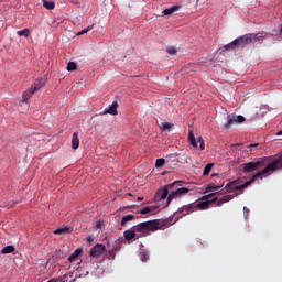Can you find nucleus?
<instances>
[{"label":"nucleus","instance_id":"1","mask_svg":"<svg viewBox=\"0 0 282 282\" xmlns=\"http://www.w3.org/2000/svg\"><path fill=\"white\" fill-rule=\"evenodd\" d=\"M164 226H166V220L153 219L134 225L132 229L134 230V235H137V239H140L141 237H147L149 232L162 230Z\"/></svg>","mask_w":282,"mask_h":282},{"label":"nucleus","instance_id":"2","mask_svg":"<svg viewBox=\"0 0 282 282\" xmlns=\"http://www.w3.org/2000/svg\"><path fill=\"white\" fill-rule=\"evenodd\" d=\"M270 171L274 172V171H282L279 160L275 158L271 163H269L264 169H262L261 171H259L258 173H256L249 181H247L246 183L241 184V185H236V191H243L245 188H248V186H250V184H253V182H257V180H263V175H268V173H270Z\"/></svg>","mask_w":282,"mask_h":282},{"label":"nucleus","instance_id":"3","mask_svg":"<svg viewBox=\"0 0 282 282\" xmlns=\"http://www.w3.org/2000/svg\"><path fill=\"white\" fill-rule=\"evenodd\" d=\"M241 166L243 173H254V171H259V169H263V166H265V160L260 159L258 161L243 163Z\"/></svg>","mask_w":282,"mask_h":282},{"label":"nucleus","instance_id":"4","mask_svg":"<svg viewBox=\"0 0 282 282\" xmlns=\"http://www.w3.org/2000/svg\"><path fill=\"white\" fill-rule=\"evenodd\" d=\"M242 122H246V117L239 115H228L227 116V122L224 124V129L228 130L232 127V124H241Z\"/></svg>","mask_w":282,"mask_h":282},{"label":"nucleus","instance_id":"5","mask_svg":"<svg viewBox=\"0 0 282 282\" xmlns=\"http://www.w3.org/2000/svg\"><path fill=\"white\" fill-rule=\"evenodd\" d=\"M188 142L192 144V147L197 148V144H199L200 151H204L206 149V144L204 143V139L202 137H198L197 140L195 139V134H193V131L188 132Z\"/></svg>","mask_w":282,"mask_h":282},{"label":"nucleus","instance_id":"6","mask_svg":"<svg viewBox=\"0 0 282 282\" xmlns=\"http://www.w3.org/2000/svg\"><path fill=\"white\" fill-rule=\"evenodd\" d=\"M252 43V33H248L236 39V45L238 48H243L246 45H250Z\"/></svg>","mask_w":282,"mask_h":282},{"label":"nucleus","instance_id":"7","mask_svg":"<svg viewBox=\"0 0 282 282\" xmlns=\"http://www.w3.org/2000/svg\"><path fill=\"white\" fill-rule=\"evenodd\" d=\"M182 185V181H175L174 183L167 184L166 187H164L163 189H161L158 195L160 196V199H166V197H169V188H173V186H181Z\"/></svg>","mask_w":282,"mask_h":282},{"label":"nucleus","instance_id":"8","mask_svg":"<svg viewBox=\"0 0 282 282\" xmlns=\"http://www.w3.org/2000/svg\"><path fill=\"white\" fill-rule=\"evenodd\" d=\"M216 203H217V197H214L210 200L195 203V210H207V208H210V204H216Z\"/></svg>","mask_w":282,"mask_h":282},{"label":"nucleus","instance_id":"9","mask_svg":"<svg viewBox=\"0 0 282 282\" xmlns=\"http://www.w3.org/2000/svg\"><path fill=\"white\" fill-rule=\"evenodd\" d=\"M105 250H107V247H105V245L102 243H97L96 246H94L90 249V257H100V254H102V252H105Z\"/></svg>","mask_w":282,"mask_h":282},{"label":"nucleus","instance_id":"10","mask_svg":"<svg viewBox=\"0 0 282 282\" xmlns=\"http://www.w3.org/2000/svg\"><path fill=\"white\" fill-rule=\"evenodd\" d=\"M158 208V206H144L139 209V213L140 215H158V213H160Z\"/></svg>","mask_w":282,"mask_h":282},{"label":"nucleus","instance_id":"11","mask_svg":"<svg viewBox=\"0 0 282 282\" xmlns=\"http://www.w3.org/2000/svg\"><path fill=\"white\" fill-rule=\"evenodd\" d=\"M178 213L183 215V217H186L189 213H195V203L178 208Z\"/></svg>","mask_w":282,"mask_h":282},{"label":"nucleus","instance_id":"12","mask_svg":"<svg viewBox=\"0 0 282 282\" xmlns=\"http://www.w3.org/2000/svg\"><path fill=\"white\" fill-rule=\"evenodd\" d=\"M54 235H72L74 232V227L70 226H63L58 229H55Z\"/></svg>","mask_w":282,"mask_h":282},{"label":"nucleus","instance_id":"13","mask_svg":"<svg viewBox=\"0 0 282 282\" xmlns=\"http://www.w3.org/2000/svg\"><path fill=\"white\" fill-rule=\"evenodd\" d=\"M123 237L126 241H133V239H138V235L135 234V230H133V227L126 230L123 232Z\"/></svg>","mask_w":282,"mask_h":282},{"label":"nucleus","instance_id":"14","mask_svg":"<svg viewBox=\"0 0 282 282\" xmlns=\"http://www.w3.org/2000/svg\"><path fill=\"white\" fill-rule=\"evenodd\" d=\"M105 113L110 116H118V101H113L108 109L105 110Z\"/></svg>","mask_w":282,"mask_h":282},{"label":"nucleus","instance_id":"15","mask_svg":"<svg viewBox=\"0 0 282 282\" xmlns=\"http://www.w3.org/2000/svg\"><path fill=\"white\" fill-rule=\"evenodd\" d=\"M78 147H80V139L78 138V132H74L72 138V149L76 151Z\"/></svg>","mask_w":282,"mask_h":282},{"label":"nucleus","instance_id":"16","mask_svg":"<svg viewBox=\"0 0 282 282\" xmlns=\"http://www.w3.org/2000/svg\"><path fill=\"white\" fill-rule=\"evenodd\" d=\"M80 254H83V249H76V250L68 257L69 263H74V261H76V259H78V258L80 257Z\"/></svg>","mask_w":282,"mask_h":282},{"label":"nucleus","instance_id":"17","mask_svg":"<svg viewBox=\"0 0 282 282\" xmlns=\"http://www.w3.org/2000/svg\"><path fill=\"white\" fill-rule=\"evenodd\" d=\"M180 8H181L180 6H173L163 10V17H171V14H173L174 12H177Z\"/></svg>","mask_w":282,"mask_h":282},{"label":"nucleus","instance_id":"18","mask_svg":"<svg viewBox=\"0 0 282 282\" xmlns=\"http://www.w3.org/2000/svg\"><path fill=\"white\" fill-rule=\"evenodd\" d=\"M232 199V195H225L220 197L219 199L217 198V204L216 206H224V204H227V202H230Z\"/></svg>","mask_w":282,"mask_h":282},{"label":"nucleus","instance_id":"19","mask_svg":"<svg viewBox=\"0 0 282 282\" xmlns=\"http://www.w3.org/2000/svg\"><path fill=\"white\" fill-rule=\"evenodd\" d=\"M268 36V33L265 32H259V33H252V43H257V41H262V39H265Z\"/></svg>","mask_w":282,"mask_h":282},{"label":"nucleus","instance_id":"20","mask_svg":"<svg viewBox=\"0 0 282 282\" xmlns=\"http://www.w3.org/2000/svg\"><path fill=\"white\" fill-rule=\"evenodd\" d=\"M76 281V276H74V271L68 272L63 278H61V282H74Z\"/></svg>","mask_w":282,"mask_h":282},{"label":"nucleus","instance_id":"21","mask_svg":"<svg viewBox=\"0 0 282 282\" xmlns=\"http://www.w3.org/2000/svg\"><path fill=\"white\" fill-rule=\"evenodd\" d=\"M134 219H135V216L133 214H128L122 217L121 226H127V224H129V221H133Z\"/></svg>","mask_w":282,"mask_h":282},{"label":"nucleus","instance_id":"22","mask_svg":"<svg viewBox=\"0 0 282 282\" xmlns=\"http://www.w3.org/2000/svg\"><path fill=\"white\" fill-rule=\"evenodd\" d=\"M221 188H224V185H215V184H209L206 187V193H213L215 191H221Z\"/></svg>","mask_w":282,"mask_h":282},{"label":"nucleus","instance_id":"23","mask_svg":"<svg viewBox=\"0 0 282 282\" xmlns=\"http://www.w3.org/2000/svg\"><path fill=\"white\" fill-rule=\"evenodd\" d=\"M118 250V242L111 249L108 250V259H116V251Z\"/></svg>","mask_w":282,"mask_h":282},{"label":"nucleus","instance_id":"24","mask_svg":"<svg viewBox=\"0 0 282 282\" xmlns=\"http://www.w3.org/2000/svg\"><path fill=\"white\" fill-rule=\"evenodd\" d=\"M237 48H239V46H237L236 40H234L232 42H230L224 46V50H227L228 52H230L232 50H237Z\"/></svg>","mask_w":282,"mask_h":282},{"label":"nucleus","instance_id":"25","mask_svg":"<svg viewBox=\"0 0 282 282\" xmlns=\"http://www.w3.org/2000/svg\"><path fill=\"white\" fill-rule=\"evenodd\" d=\"M14 252V246L9 245L1 249V254H12Z\"/></svg>","mask_w":282,"mask_h":282},{"label":"nucleus","instance_id":"26","mask_svg":"<svg viewBox=\"0 0 282 282\" xmlns=\"http://www.w3.org/2000/svg\"><path fill=\"white\" fill-rule=\"evenodd\" d=\"M43 82H41V79H37L34 85L31 87L32 91L34 94H36V91H39V89H41L43 87Z\"/></svg>","mask_w":282,"mask_h":282},{"label":"nucleus","instance_id":"27","mask_svg":"<svg viewBox=\"0 0 282 282\" xmlns=\"http://www.w3.org/2000/svg\"><path fill=\"white\" fill-rule=\"evenodd\" d=\"M189 189L186 188V187H178L175 189V194L178 196V197H182V195H186V193H188Z\"/></svg>","mask_w":282,"mask_h":282},{"label":"nucleus","instance_id":"28","mask_svg":"<svg viewBox=\"0 0 282 282\" xmlns=\"http://www.w3.org/2000/svg\"><path fill=\"white\" fill-rule=\"evenodd\" d=\"M43 6L46 8V10H54V8H56V4L54 3V1H47V0L43 1Z\"/></svg>","mask_w":282,"mask_h":282},{"label":"nucleus","instance_id":"29","mask_svg":"<svg viewBox=\"0 0 282 282\" xmlns=\"http://www.w3.org/2000/svg\"><path fill=\"white\" fill-rule=\"evenodd\" d=\"M32 96H34L32 88L28 91H24L23 93V101L28 102V100H30V98H32Z\"/></svg>","mask_w":282,"mask_h":282},{"label":"nucleus","instance_id":"30","mask_svg":"<svg viewBox=\"0 0 282 282\" xmlns=\"http://www.w3.org/2000/svg\"><path fill=\"white\" fill-rule=\"evenodd\" d=\"M213 166H215V164L213 163H208L203 171V175H210V171H213Z\"/></svg>","mask_w":282,"mask_h":282},{"label":"nucleus","instance_id":"31","mask_svg":"<svg viewBox=\"0 0 282 282\" xmlns=\"http://www.w3.org/2000/svg\"><path fill=\"white\" fill-rule=\"evenodd\" d=\"M237 185H232V182L227 183L225 186L227 193H234L236 191Z\"/></svg>","mask_w":282,"mask_h":282},{"label":"nucleus","instance_id":"32","mask_svg":"<svg viewBox=\"0 0 282 282\" xmlns=\"http://www.w3.org/2000/svg\"><path fill=\"white\" fill-rule=\"evenodd\" d=\"M77 67H78V66L76 65L75 62H69V63L67 64L66 69H67V72H76Z\"/></svg>","mask_w":282,"mask_h":282},{"label":"nucleus","instance_id":"33","mask_svg":"<svg viewBox=\"0 0 282 282\" xmlns=\"http://www.w3.org/2000/svg\"><path fill=\"white\" fill-rule=\"evenodd\" d=\"M18 36H24L25 39H28V36H30V29H23L21 31H18Z\"/></svg>","mask_w":282,"mask_h":282},{"label":"nucleus","instance_id":"34","mask_svg":"<svg viewBox=\"0 0 282 282\" xmlns=\"http://www.w3.org/2000/svg\"><path fill=\"white\" fill-rule=\"evenodd\" d=\"M164 164H166V160H164V159H156V161H155V167L156 169H162V166H164Z\"/></svg>","mask_w":282,"mask_h":282},{"label":"nucleus","instance_id":"35","mask_svg":"<svg viewBox=\"0 0 282 282\" xmlns=\"http://www.w3.org/2000/svg\"><path fill=\"white\" fill-rule=\"evenodd\" d=\"M139 258L141 259V261L147 262L149 261V253L147 251H141L139 253Z\"/></svg>","mask_w":282,"mask_h":282},{"label":"nucleus","instance_id":"36","mask_svg":"<svg viewBox=\"0 0 282 282\" xmlns=\"http://www.w3.org/2000/svg\"><path fill=\"white\" fill-rule=\"evenodd\" d=\"M167 54H171V56H175L177 54V48L175 46H170L166 48Z\"/></svg>","mask_w":282,"mask_h":282},{"label":"nucleus","instance_id":"37","mask_svg":"<svg viewBox=\"0 0 282 282\" xmlns=\"http://www.w3.org/2000/svg\"><path fill=\"white\" fill-rule=\"evenodd\" d=\"M175 197H178L176 194H175V191L171 192L167 196V204H171V202H173V199H175Z\"/></svg>","mask_w":282,"mask_h":282},{"label":"nucleus","instance_id":"38","mask_svg":"<svg viewBox=\"0 0 282 282\" xmlns=\"http://www.w3.org/2000/svg\"><path fill=\"white\" fill-rule=\"evenodd\" d=\"M94 28V25L87 26L84 30H82L79 33H77L78 36H83V34H87V32H90V30Z\"/></svg>","mask_w":282,"mask_h":282},{"label":"nucleus","instance_id":"39","mask_svg":"<svg viewBox=\"0 0 282 282\" xmlns=\"http://www.w3.org/2000/svg\"><path fill=\"white\" fill-rule=\"evenodd\" d=\"M172 127H173V123L164 122L163 123V131H171Z\"/></svg>","mask_w":282,"mask_h":282},{"label":"nucleus","instance_id":"40","mask_svg":"<svg viewBox=\"0 0 282 282\" xmlns=\"http://www.w3.org/2000/svg\"><path fill=\"white\" fill-rule=\"evenodd\" d=\"M247 149H249V151H254V149H259V143L249 144L247 145Z\"/></svg>","mask_w":282,"mask_h":282},{"label":"nucleus","instance_id":"41","mask_svg":"<svg viewBox=\"0 0 282 282\" xmlns=\"http://www.w3.org/2000/svg\"><path fill=\"white\" fill-rule=\"evenodd\" d=\"M216 195H217V193H210V194H208V195L203 196V199L208 200V199H210L212 197H215Z\"/></svg>","mask_w":282,"mask_h":282},{"label":"nucleus","instance_id":"42","mask_svg":"<svg viewBox=\"0 0 282 282\" xmlns=\"http://www.w3.org/2000/svg\"><path fill=\"white\" fill-rule=\"evenodd\" d=\"M231 185L239 186V181H237V180L231 181Z\"/></svg>","mask_w":282,"mask_h":282},{"label":"nucleus","instance_id":"43","mask_svg":"<svg viewBox=\"0 0 282 282\" xmlns=\"http://www.w3.org/2000/svg\"><path fill=\"white\" fill-rule=\"evenodd\" d=\"M87 241H89V242L94 241V237L88 236V237H87Z\"/></svg>","mask_w":282,"mask_h":282},{"label":"nucleus","instance_id":"44","mask_svg":"<svg viewBox=\"0 0 282 282\" xmlns=\"http://www.w3.org/2000/svg\"><path fill=\"white\" fill-rule=\"evenodd\" d=\"M245 215H248V208L243 207Z\"/></svg>","mask_w":282,"mask_h":282},{"label":"nucleus","instance_id":"45","mask_svg":"<svg viewBox=\"0 0 282 282\" xmlns=\"http://www.w3.org/2000/svg\"><path fill=\"white\" fill-rule=\"evenodd\" d=\"M236 181H238V184H241L242 182L241 178H237Z\"/></svg>","mask_w":282,"mask_h":282},{"label":"nucleus","instance_id":"46","mask_svg":"<svg viewBox=\"0 0 282 282\" xmlns=\"http://www.w3.org/2000/svg\"><path fill=\"white\" fill-rule=\"evenodd\" d=\"M276 135H282V130L276 133Z\"/></svg>","mask_w":282,"mask_h":282},{"label":"nucleus","instance_id":"47","mask_svg":"<svg viewBox=\"0 0 282 282\" xmlns=\"http://www.w3.org/2000/svg\"><path fill=\"white\" fill-rule=\"evenodd\" d=\"M142 199H144V198H142V197H138V202H142Z\"/></svg>","mask_w":282,"mask_h":282},{"label":"nucleus","instance_id":"48","mask_svg":"<svg viewBox=\"0 0 282 282\" xmlns=\"http://www.w3.org/2000/svg\"><path fill=\"white\" fill-rule=\"evenodd\" d=\"M280 34H282V26L280 28Z\"/></svg>","mask_w":282,"mask_h":282}]
</instances>
